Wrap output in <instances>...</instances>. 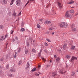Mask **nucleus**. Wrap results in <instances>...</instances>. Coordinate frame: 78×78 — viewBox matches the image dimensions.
<instances>
[{"mask_svg": "<svg viewBox=\"0 0 78 78\" xmlns=\"http://www.w3.org/2000/svg\"><path fill=\"white\" fill-rule=\"evenodd\" d=\"M58 26L62 28H67V24L66 23L62 22L59 24Z\"/></svg>", "mask_w": 78, "mask_h": 78, "instance_id": "obj_1", "label": "nucleus"}, {"mask_svg": "<svg viewBox=\"0 0 78 78\" xmlns=\"http://www.w3.org/2000/svg\"><path fill=\"white\" fill-rule=\"evenodd\" d=\"M16 6H20L22 4V3L20 0H17L16 2Z\"/></svg>", "mask_w": 78, "mask_h": 78, "instance_id": "obj_2", "label": "nucleus"}, {"mask_svg": "<svg viewBox=\"0 0 78 78\" xmlns=\"http://www.w3.org/2000/svg\"><path fill=\"white\" fill-rule=\"evenodd\" d=\"M58 70L59 72L60 73L63 74V73H66V71H65V69L62 68V69L58 68Z\"/></svg>", "mask_w": 78, "mask_h": 78, "instance_id": "obj_3", "label": "nucleus"}, {"mask_svg": "<svg viewBox=\"0 0 78 78\" xmlns=\"http://www.w3.org/2000/svg\"><path fill=\"white\" fill-rule=\"evenodd\" d=\"M65 17L67 18H69V19H71L72 16V15L69 13V12H67L65 14Z\"/></svg>", "mask_w": 78, "mask_h": 78, "instance_id": "obj_4", "label": "nucleus"}, {"mask_svg": "<svg viewBox=\"0 0 78 78\" xmlns=\"http://www.w3.org/2000/svg\"><path fill=\"white\" fill-rule=\"evenodd\" d=\"M76 59H77L76 57L73 56L71 60H70V62H73V61H74V60H76Z\"/></svg>", "mask_w": 78, "mask_h": 78, "instance_id": "obj_5", "label": "nucleus"}, {"mask_svg": "<svg viewBox=\"0 0 78 78\" xmlns=\"http://www.w3.org/2000/svg\"><path fill=\"white\" fill-rule=\"evenodd\" d=\"M58 5L59 7V8L61 9L62 8V5L61 3L59 2H58Z\"/></svg>", "mask_w": 78, "mask_h": 78, "instance_id": "obj_6", "label": "nucleus"}, {"mask_svg": "<svg viewBox=\"0 0 78 78\" xmlns=\"http://www.w3.org/2000/svg\"><path fill=\"white\" fill-rule=\"evenodd\" d=\"M67 46V44H64L63 46V48L64 50H67V47L66 46Z\"/></svg>", "mask_w": 78, "mask_h": 78, "instance_id": "obj_7", "label": "nucleus"}, {"mask_svg": "<svg viewBox=\"0 0 78 78\" xmlns=\"http://www.w3.org/2000/svg\"><path fill=\"white\" fill-rule=\"evenodd\" d=\"M52 76H53V77H55V76H57L56 73V72H53L52 73Z\"/></svg>", "mask_w": 78, "mask_h": 78, "instance_id": "obj_8", "label": "nucleus"}, {"mask_svg": "<svg viewBox=\"0 0 78 78\" xmlns=\"http://www.w3.org/2000/svg\"><path fill=\"white\" fill-rule=\"evenodd\" d=\"M7 1H8V0H2V2L3 4L6 5L7 3Z\"/></svg>", "mask_w": 78, "mask_h": 78, "instance_id": "obj_9", "label": "nucleus"}, {"mask_svg": "<svg viewBox=\"0 0 78 78\" xmlns=\"http://www.w3.org/2000/svg\"><path fill=\"white\" fill-rule=\"evenodd\" d=\"M4 40V36H2L0 38V41L2 42Z\"/></svg>", "mask_w": 78, "mask_h": 78, "instance_id": "obj_10", "label": "nucleus"}, {"mask_svg": "<svg viewBox=\"0 0 78 78\" xmlns=\"http://www.w3.org/2000/svg\"><path fill=\"white\" fill-rule=\"evenodd\" d=\"M45 23H46V24H50V23H51V22L46 20L45 21Z\"/></svg>", "mask_w": 78, "mask_h": 78, "instance_id": "obj_11", "label": "nucleus"}, {"mask_svg": "<svg viewBox=\"0 0 78 78\" xmlns=\"http://www.w3.org/2000/svg\"><path fill=\"white\" fill-rule=\"evenodd\" d=\"M10 70L11 72H15V69H14L13 68L11 69Z\"/></svg>", "mask_w": 78, "mask_h": 78, "instance_id": "obj_12", "label": "nucleus"}, {"mask_svg": "<svg viewBox=\"0 0 78 78\" xmlns=\"http://www.w3.org/2000/svg\"><path fill=\"white\" fill-rule=\"evenodd\" d=\"M74 1H72L71 2H68V4H73V3H74Z\"/></svg>", "mask_w": 78, "mask_h": 78, "instance_id": "obj_13", "label": "nucleus"}, {"mask_svg": "<svg viewBox=\"0 0 78 78\" xmlns=\"http://www.w3.org/2000/svg\"><path fill=\"white\" fill-rule=\"evenodd\" d=\"M59 61H60V58L58 57L56 59V61L57 62H58Z\"/></svg>", "mask_w": 78, "mask_h": 78, "instance_id": "obj_14", "label": "nucleus"}, {"mask_svg": "<svg viewBox=\"0 0 78 78\" xmlns=\"http://www.w3.org/2000/svg\"><path fill=\"white\" fill-rule=\"evenodd\" d=\"M75 47L73 45L71 46V50H74V49H75Z\"/></svg>", "mask_w": 78, "mask_h": 78, "instance_id": "obj_15", "label": "nucleus"}, {"mask_svg": "<svg viewBox=\"0 0 78 78\" xmlns=\"http://www.w3.org/2000/svg\"><path fill=\"white\" fill-rule=\"evenodd\" d=\"M29 51L28 49H26L25 50V53L26 55H27Z\"/></svg>", "mask_w": 78, "mask_h": 78, "instance_id": "obj_16", "label": "nucleus"}, {"mask_svg": "<svg viewBox=\"0 0 78 78\" xmlns=\"http://www.w3.org/2000/svg\"><path fill=\"white\" fill-rule=\"evenodd\" d=\"M71 27L72 28H73L75 27V24H73L72 25H71Z\"/></svg>", "mask_w": 78, "mask_h": 78, "instance_id": "obj_17", "label": "nucleus"}, {"mask_svg": "<svg viewBox=\"0 0 78 78\" xmlns=\"http://www.w3.org/2000/svg\"><path fill=\"white\" fill-rule=\"evenodd\" d=\"M14 2V0H12L11 1V3H10V6H11L12 4H13V3Z\"/></svg>", "mask_w": 78, "mask_h": 78, "instance_id": "obj_18", "label": "nucleus"}, {"mask_svg": "<svg viewBox=\"0 0 78 78\" xmlns=\"http://www.w3.org/2000/svg\"><path fill=\"white\" fill-rule=\"evenodd\" d=\"M36 70V68H34L32 70V72H34L35 70Z\"/></svg>", "mask_w": 78, "mask_h": 78, "instance_id": "obj_19", "label": "nucleus"}, {"mask_svg": "<svg viewBox=\"0 0 78 78\" xmlns=\"http://www.w3.org/2000/svg\"><path fill=\"white\" fill-rule=\"evenodd\" d=\"M27 47L30 46V43H29V42H28V41L27 42Z\"/></svg>", "mask_w": 78, "mask_h": 78, "instance_id": "obj_20", "label": "nucleus"}, {"mask_svg": "<svg viewBox=\"0 0 78 78\" xmlns=\"http://www.w3.org/2000/svg\"><path fill=\"white\" fill-rule=\"evenodd\" d=\"M32 51L34 53H36V50L34 49H33L32 50Z\"/></svg>", "mask_w": 78, "mask_h": 78, "instance_id": "obj_21", "label": "nucleus"}, {"mask_svg": "<svg viewBox=\"0 0 78 78\" xmlns=\"http://www.w3.org/2000/svg\"><path fill=\"white\" fill-rule=\"evenodd\" d=\"M66 58L67 59H69V58H70V55H67L66 56Z\"/></svg>", "mask_w": 78, "mask_h": 78, "instance_id": "obj_22", "label": "nucleus"}, {"mask_svg": "<svg viewBox=\"0 0 78 78\" xmlns=\"http://www.w3.org/2000/svg\"><path fill=\"white\" fill-rule=\"evenodd\" d=\"M37 27L38 28H41V26L39 24H37Z\"/></svg>", "mask_w": 78, "mask_h": 78, "instance_id": "obj_23", "label": "nucleus"}, {"mask_svg": "<svg viewBox=\"0 0 78 78\" xmlns=\"http://www.w3.org/2000/svg\"><path fill=\"white\" fill-rule=\"evenodd\" d=\"M27 67H30V63L29 62H27Z\"/></svg>", "mask_w": 78, "mask_h": 78, "instance_id": "obj_24", "label": "nucleus"}, {"mask_svg": "<svg viewBox=\"0 0 78 78\" xmlns=\"http://www.w3.org/2000/svg\"><path fill=\"white\" fill-rule=\"evenodd\" d=\"M75 75V73H72L71 74V76H74Z\"/></svg>", "mask_w": 78, "mask_h": 78, "instance_id": "obj_25", "label": "nucleus"}, {"mask_svg": "<svg viewBox=\"0 0 78 78\" xmlns=\"http://www.w3.org/2000/svg\"><path fill=\"white\" fill-rule=\"evenodd\" d=\"M70 12L71 13H74V10H71L70 11Z\"/></svg>", "mask_w": 78, "mask_h": 78, "instance_id": "obj_26", "label": "nucleus"}, {"mask_svg": "<svg viewBox=\"0 0 78 78\" xmlns=\"http://www.w3.org/2000/svg\"><path fill=\"white\" fill-rule=\"evenodd\" d=\"M21 49V48H19V49L18 50V53H20V52Z\"/></svg>", "mask_w": 78, "mask_h": 78, "instance_id": "obj_27", "label": "nucleus"}, {"mask_svg": "<svg viewBox=\"0 0 78 78\" xmlns=\"http://www.w3.org/2000/svg\"><path fill=\"white\" fill-rule=\"evenodd\" d=\"M46 40L47 41H48V42H51L50 40L49 39H48V38H47Z\"/></svg>", "mask_w": 78, "mask_h": 78, "instance_id": "obj_28", "label": "nucleus"}, {"mask_svg": "<svg viewBox=\"0 0 78 78\" xmlns=\"http://www.w3.org/2000/svg\"><path fill=\"white\" fill-rule=\"evenodd\" d=\"M26 70L30 69V67L27 66V67H26Z\"/></svg>", "mask_w": 78, "mask_h": 78, "instance_id": "obj_29", "label": "nucleus"}, {"mask_svg": "<svg viewBox=\"0 0 78 78\" xmlns=\"http://www.w3.org/2000/svg\"><path fill=\"white\" fill-rule=\"evenodd\" d=\"M51 5V4H48V5H47V8H48L49 7H50V6Z\"/></svg>", "mask_w": 78, "mask_h": 78, "instance_id": "obj_30", "label": "nucleus"}, {"mask_svg": "<svg viewBox=\"0 0 78 78\" xmlns=\"http://www.w3.org/2000/svg\"><path fill=\"white\" fill-rule=\"evenodd\" d=\"M9 76H12V77H13V76H14L13 75H12V74H9Z\"/></svg>", "mask_w": 78, "mask_h": 78, "instance_id": "obj_31", "label": "nucleus"}, {"mask_svg": "<svg viewBox=\"0 0 78 78\" xmlns=\"http://www.w3.org/2000/svg\"><path fill=\"white\" fill-rule=\"evenodd\" d=\"M8 34H6L5 36V37L4 38V39H5L6 37H8Z\"/></svg>", "mask_w": 78, "mask_h": 78, "instance_id": "obj_32", "label": "nucleus"}, {"mask_svg": "<svg viewBox=\"0 0 78 78\" xmlns=\"http://www.w3.org/2000/svg\"><path fill=\"white\" fill-rule=\"evenodd\" d=\"M22 61H21V60L19 61V65H20V64H21V63H22Z\"/></svg>", "mask_w": 78, "mask_h": 78, "instance_id": "obj_33", "label": "nucleus"}, {"mask_svg": "<svg viewBox=\"0 0 78 78\" xmlns=\"http://www.w3.org/2000/svg\"><path fill=\"white\" fill-rule=\"evenodd\" d=\"M21 30L22 31H25V29H24L23 28L21 29Z\"/></svg>", "mask_w": 78, "mask_h": 78, "instance_id": "obj_34", "label": "nucleus"}, {"mask_svg": "<svg viewBox=\"0 0 78 78\" xmlns=\"http://www.w3.org/2000/svg\"><path fill=\"white\" fill-rule=\"evenodd\" d=\"M6 68L7 69H9V65H7L6 66Z\"/></svg>", "mask_w": 78, "mask_h": 78, "instance_id": "obj_35", "label": "nucleus"}, {"mask_svg": "<svg viewBox=\"0 0 78 78\" xmlns=\"http://www.w3.org/2000/svg\"><path fill=\"white\" fill-rule=\"evenodd\" d=\"M0 27L1 29L3 28V26L2 25H0Z\"/></svg>", "mask_w": 78, "mask_h": 78, "instance_id": "obj_36", "label": "nucleus"}, {"mask_svg": "<svg viewBox=\"0 0 78 78\" xmlns=\"http://www.w3.org/2000/svg\"><path fill=\"white\" fill-rule=\"evenodd\" d=\"M18 37L17 36H16L15 37V39L16 40H18Z\"/></svg>", "mask_w": 78, "mask_h": 78, "instance_id": "obj_37", "label": "nucleus"}, {"mask_svg": "<svg viewBox=\"0 0 78 78\" xmlns=\"http://www.w3.org/2000/svg\"><path fill=\"white\" fill-rule=\"evenodd\" d=\"M3 58H2L0 59V61H3Z\"/></svg>", "mask_w": 78, "mask_h": 78, "instance_id": "obj_38", "label": "nucleus"}, {"mask_svg": "<svg viewBox=\"0 0 78 78\" xmlns=\"http://www.w3.org/2000/svg\"><path fill=\"white\" fill-rule=\"evenodd\" d=\"M13 15L14 16H16V13L15 12L13 13Z\"/></svg>", "mask_w": 78, "mask_h": 78, "instance_id": "obj_39", "label": "nucleus"}, {"mask_svg": "<svg viewBox=\"0 0 78 78\" xmlns=\"http://www.w3.org/2000/svg\"><path fill=\"white\" fill-rule=\"evenodd\" d=\"M72 30L73 31H76V29L75 28H74Z\"/></svg>", "mask_w": 78, "mask_h": 78, "instance_id": "obj_40", "label": "nucleus"}, {"mask_svg": "<svg viewBox=\"0 0 78 78\" xmlns=\"http://www.w3.org/2000/svg\"><path fill=\"white\" fill-rule=\"evenodd\" d=\"M35 75L36 76H39V74H37V73H36L35 74Z\"/></svg>", "mask_w": 78, "mask_h": 78, "instance_id": "obj_41", "label": "nucleus"}, {"mask_svg": "<svg viewBox=\"0 0 78 78\" xmlns=\"http://www.w3.org/2000/svg\"><path fill=\"white\" fill-rule=\"evenodd\" d=\"M44 44L45 45H46V46H47H47H48V44H47V43H44Z\"/></svg>", "mask_w": 78, "mask_h": 78, "instance_id": "obj_42", "label": "nucleus"}, {"mask_svg": "<svg viewBox=\"0 0 78 78\" xmlns=\"http://www.w3.org/2000/svg\"><path fill=\"white\" fill-rule=\"evenodd\" d=\"M8 48V44H6L5 48L6 49V48Z\"/></svg>", "mask_w": 78, "mask_h": 78, "instance_id": "obj_43", "label": "nucleus"}, {"mask_svg": "<svg viewBox=\"0 0 78 78\" xmlns=\"http://www.w3.org/2000/svg\"><path fill=\"white\" fill-rule=\"evenodd\" d=\"M41 59H42L43 60H44V61H45V58H43V57H42V58H41Z\"/></svg>", "mask_w": 78, "mask_h": 78, "instance_id": "obj_44", "label": "nucleus"}, {"mask_svg": "<svg viewBox=\"0 0 78 78\" xmlns=\"http://www.w3.org/2000/svg\"><path fill=\"white\" fill-rule=\"evenodd\" d=\"M20 15H21V12H20L19 14L18 15V16H19Z\"/></svg>", "mask_w": 78, "mask_h": 78, "instance_id": "obj_45", "label": "nucleus"}, {"mask_svg": "<svg viewBox=\"0 0 78 78\" xmlns=\"http://www.w3.org/2000/svg\"><path fill=\"white\" fill-rule=\"evenodd\" d=\"M12 42H14L15 41V39L14 38H13L12 39Z\"/></svg>", "mask_w": 78, "mask_h": 78, "instance_id": "obj_46", "label": "nucleus"}, {"mask_svg": "<svg viewBox=\"0 0 78 78\" xmlns=\"http://www.w3.org/2000/svg\"><path fill=\"white\" fill-rule=\"evenodd\" d=\"M6 59H8V55H6Z\"/></svg>", "mask_w": 78, "mask_h": 78, "instance_id": "obj_47", "label": "nucleus"}, {"mask_svg": "<svg viewBox=\"0 0 78 78\" xmlns=\"http://www.w3.org/2000/svg\"><path fill=\"white\" fill-rule=\"evenodd\" d=\"M39 55V56H41V52H39L38 53Z\"/></svg>", "mask_w": 78, "mask_h": 78, "instance_id": "obj_48", "label": "nucleus"}, {"mask_svg": "<svg viewBox=\"0 0 78 78\" xmlns=\"http://www.w3.org/2000/svg\"><path fill=\"white\" fill-rule=\"evenodd\" d=\"M16 56H17V55H14V58H15V59L16 58Z\"/></svg>", "mask_w": 78, "mask_h": 78, "instance_id": "obj_49", "label": "nucleus"}, {"mask_svg": "<svg viewBox=\"0 0 78 78\" xmlns=\"http://www.w3.org/2000/svg\"><path fill=\"white\" fill-rule=\"evenodd\" d=\"M9 16H11V12H9Z\"/></svg>", "mask_w": 78, "mask_h": 78, "instance_id": "obj_50", "label": "nucleus"}, {"mask_svg": "<svg viewBox=\"0 0 78 78\" xmlns=\"http://www.w3.org/2000/svg\"><path fill=\"white\" fill-rule=\"evenodd\" d=\"M54 57H55V58H56V55H55L54 56Z\"/></svg>", "mask_w": 78, "mask_h": 78, "instance_id": "obj_51", "label": "nucleus"}, {"mask_svg": "<svg viewBox=\"0 0 78 78\" xmlns=\"http://www.w3.org/2000/svg\"><path fill=\"white\" fill-rule=\"evenodd\" d=\"M49 30H50L51 31V30H52V28L51 27L50 28H49Z\"/></svg>", "mask_w": 78, "mask_h": 78, "instance_id": "obj_52", "label": "nucleus"}, {"mask_svg": "<svg viewBox=\"0 0 78 78\" xmlns=\"http://www.w3.org/2000/svg\"><path fill=\"white\" fill-rule=\"evenodd\" d=\"M41 65H39L38 66V68H39V69H40V68H41Z\"/></svg>", "mask_w": 78, "mask_h": 78, "instance_id": "obj_53", "label": "nucleus"}, {"mask_svg": "<svg viewBox=\"0 0 78 78\" xmlns=\"http://www.w3.org/2000/svg\"><path fill=\"white\" fill-rule=\"evenodd\" d=\"M39 20L41 22H42V19H40Z\"/></svg>", "mask_w": 78, "mask_h": 78, "instance_id": "obj_54", "label": "nucleus"}, {"mask_svg": "<svg viewBox=\"0 0 78 78\" xmlns=\"http://www.w3.org/2000/svg\"><path fill=\"white\" fill-rule=\"evenodd\" d=\"M44 51L45 53H47V50L45 49L44 50Z\"/></svg>", "mask_w": 78, "mask_h": 78, "instance_id": "obj_55", "label": "nucleus"}, {"mask_svg": "<svg viewBox=\"0 0 78 78\" xmlns=\"http://www.w3.org/2000/svg\"><path fill=\"white\" fill-rule=\"evenodd\" d=\"M34 0H29L30 2H32V1H34Z\"/></svg>", "mask_w": 78, "mask_h": 78, "instance_id": "obj_56", "label": "nucleus"}, {"mask_svg": "<svg viewBox=\"0 0 78 78\" xmlns=\"http://www.w3.org/2000/svg\"><path fill=\"white\" fill-rule=\"evenodd\" d=\"M55 34V32H53L52 33V34L53 35V34Z\"/></svg>", "mask_w": 78, "mask_h": 78, "instance_id": "obj_57", "label": "nucleus"}, {"mask_svg": "<svg viewBox=\"0 0 78 78\" xmlns=\"http://www.w3.org/2000/svg\"><path fill=\"white\" fill-rule=\"evenodd\" d=\"M15 55H17V52H15Z\"/></svg>", "mask_w": 78, "mask_h": 78, "instance_id": "obj_58", "label": "nucleus"}, {"mask_svg": "<svg viewBox=\"0 0 78 78\" xmlns=\"http://www.w3.org/2000/svg\"><path fill=\"white\" fill-rule=\"evenodd\" d=\"M47 67H49V66H50V65H47Z\"/></svg>", "mask_w": 78, "mask_h": 78, "instance_id": "obj_59", "label": "nucleus"}, {"mask_svg": "<svg viewBox=\"0 0 78 78\" xmlns=\"http://www.w3.org/2000/svg\"><path fill=\"white\" fill-rule=\"evenodd\" d=\"M2 74V72L0 70V75Z\"/></svg>", "mask_w": 78, "mask_h": 78, "instance_id": "obj_60", "label": "nucleus"}, {"mask_svg": "<svg viewBox=\"0 0 78 78\" xmlns=\"http://www.w3.org/2000/svg\"><path fill=\"white\" fill-rule=\"evenodd\" d=\"M42 52V50L41 49L40 51V53H41Z\"/></svg>", "mask_w": 78, "mask_h": 78, "instance_id": "obj_61", "label": "nucleus"}, {"mask_svg": "<svg viewBox=\"0 0 78 78\" xmlns=\"http://www.w3.org/2000/svg\"><path fill=\"white\" fill-rule=\"evenodd\" d=\"M30 2V1H29V0L27 2V3H29V2Z\"/></svg>", "mask_w": 78, "mask_h": 78, "instance_id": "obj_62", "label": "nucleus"}, {"mask_svg": "<svg viewBox=\"0 0 78 78\" xmlns=\"http://www.w3.org/2000/svg\"><path fill=\"white\" fill-rule=\"evenodd\" d=\"M11 31H12V33H11V34H12V33H13V31L12 30H11Z\"/></svg>", "mask_w": 78, "mask_h": 78, "instance_id": "obj_63", "label": "nucleus"}, {"mask_svg": "<svg viewBox=\"0 0 78 78\" xmlns=\"http://www.w3.org/2000/svg\"><path fill=\"white\" fill-rule=\"evenodd\" d=\"M71 8H74V7H71Z\"/></svg>", "mask_w": 78, "mask_h": 78, "instance_id": "obj_64", "label": "nucleus"}]
</instances>
